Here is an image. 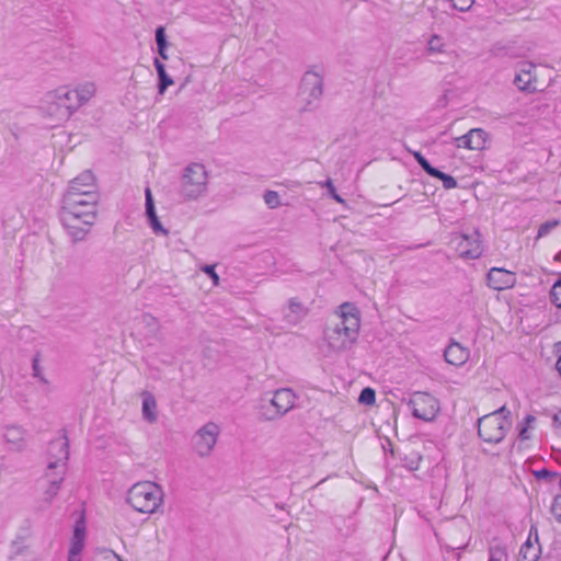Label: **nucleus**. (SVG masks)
Returning a JSON list of instances; mask_svg holds the SVG:
<instances>
[{
  "instance_id": "12",
  "label": "nucleus",
  "mask_w": 561,
  "mask_h": 561,
  "mask_svg": "<svg viewBox=\"0 0 561 561\" xmlns=\"http://www.w3.org/2000/svg\"><path fill=\"white\" fill-rule=\"evenodd\" d=\"M66 473L46 470L38 481V500L46 506L50 505L59 493Z\"/></svg>"
},
{
  "instance_id": "26",
  "label": "nucleus",
  "mask_w": 561,
  "mask_h": 561,
  "mask_svg": "<svg viewBox=\"0 0 561 561\" xmlns=\"http://www.w3.org/2000/svg\"><path fill=\"white\" fill-rule=\"evenodd\" d=\"M75 92L77 103L81 107L96 95L98 85L93 81H84L76 85Z\"/></svg>"
},
{
  "instance_id": "46",
  "label": "nucleus",
  "mask_w": 561,
  "mask_h": 561,
  "mask_svg": "<svg viewBox=\"0 0 561 561\" xmlns=\"http://www.w3.org/2000/svg\"><path fill=\"white\" fill-rule=\"evenodd\" d=\"M67 561H82V554L67 552Z\"/></svg>"
},
{
  "instance_id": "45",
  "label": "nucleus",
  "mask_w": 561,
  "mask_h": 561,
  "mask_svg": "<svg viewBox=\"0 0 561 561\" xmlns=\"http://www.w3.org/2000/svg\"><path fill=\"white\" fill-rule=\"evenodd\" d=\"M5 561H31L30 554L8 552Z\"/></svg>"
},
{
  "instance_id": "5",
  "label": "nucleus",
  "mask_w": 561,
  "mask_h": 561,
  "mask_svg": "<svg viewBox=\"0 0 561 561\" xmlns=\"http://www.w3.org/2000/svg\"><path fill=\"white\" fill-rule=\"evenodd\" d=\"M208 174L201 163L188 164L183 172L181 180L182 195L190 201L203 196L207 190Z\"/></svg>"
},
{
  "instance_id": "47",
  "label": "nucleus",
  "mask_w": 561,
  "mask_h": 561,
  "mask_svg": "<svg viewBox=\"0 0 561 561\" xmlns=\"http://www.w3.org/2000/svg\"><path fill=\"white\" fill-rule=\"evenodd\" d=\"M165 49H167V48H158V53H159L160 57H161L162 59H164V60H165V59H168V55H167V53H165Z\"/></svg>"
},
{
  "instance_id": "6",
  "label": "nucleus",
  "mask_w": 561,
  "mask_h": 561,
  "mask_svg": "<svg viewBox=\"0 0 561 561\" xmlns=\"http://www.w3.org/2000/svg\"><path fill=\"white\" fill-rule=\"evenodd\" d=\"M296 403V394L288 388L274 391L268 403H261L260 419L264 421H276L287 414Z\"/></svg>"
},
{
  "instance_id": "27",
  "label": "nucleus",
  "mask_w": 561,
  "mask_h": 561,
  "mask_svg": "<svg viewBox=\"0 0 561 561\" xmlns=\"http://www.w3.org/2000/svg\"><path fill=\"white\" fill-rule=\"evenodd\" d=\"M535 66L533 64H527L525 68H523L514 79L515 85L522 91H533L536 89L534 85V75L533 71Z\"/></svg>"
},
{
  "instance_id": "14",
  "label": "nucleus",
  "mask_w": 561,
  "mask_h": 561,
  "mask_svg": "<svg viewBox=\"0 0 561 561\" xmlns=\"http://www.w3.org/2000/svg\"><path fill=\"white\" fill-rule=\"evenodd\" d=\"M53 91H48L41 100L39 110L48 118L55 122H65L70 118V112L66 110L65 105L54 98Z\"/></svg>"
},
{
  "instance_id": "48",
  "label": "nucleus",
  "mask_w": 561,
  "mask_h": 561,
  "mask_svg": "<svg viewBox=\"0 0 561 561\" xmlns=\"http://www.w3.org/2000/svg\"><path fill=\"white\" fill-rule=\"evenodd\" d=\"M536 474H537L538 477H546V476H548V474H549V471H547V470H542V471H538Z\"/></svg>"
},
{
  "instance_id": "15",
  "label": "nucleus",
  "mask_w": 561,
  "mask_h": 561,
  "mask_svg": "<svg viewBox=\"0 0 561 561\" xmlns=\"http://www.w3.org/2000/svg\"><path fill=\"white\" fill-rule=\"evenodd\" d=\"M98 203L99 201H92L90 196L87 199H78L77 196L62 197L61 210L98 216Z\"/></svg>"
},
{
  "instance_id": "42",
  "label": "nucleus",
  "mask_w": 561,
  "mask_h": 561,
  "mask_svg": "<svg viewBox=\"0 0 561 561\" xmlns=\"http://www.w3.org/2000/svg\"><path fill=\"white\" fill-rule=\"evenodd\" d=\"M33 376L37 378L42 383H48L47 379L42 373L38 359H34L33 362Z\"/></svg>"
},
{
  "instance_id": "16",
  "label": "nucleus",
  "mask_w": 561,
  "mask_h": 561,
  "mask_svg": "<svg viewBox=\"0 0 561 561\" xmlns=\"http://www.w3.org/2000/svg\"><path fill=\"white\" fill-rule=\"evenodd\" d=\"M486 139V131L482 128H472L467 134L456 137L454 141L457 148L482 150L485 146Z\"/></svg>"
},
{
  "instance_id": "38",
  "label": "nucleus",
  "mask_w": 561,
  "mask_h": 561,
  "mask_svg": "<svg viewBox=\"0 0 561 561\" xmlns=\"http://www.w3.org/2000/svg\"><path fill=\"white\" fill-rule=\"evenodd\" d=\"M558 225H559L558 220L546 221L545 224H542L539 227L537 238L539 239V238L547 236L552 229L558 227Z\"/></svg>"
},
{
  "instance_id": "7",
  "label": "nucleus",
  "mask_w": 561,
  "mask_h": 561,
  "mask_svg": "<svg viewBox=\"0 0 561 561\" xmlns=\"http://www.w3.org/2000/svg\"><path fill=\"white\" fill-rule=\"evenodd\" d=\"M323 93V80L322 77L313 71L309 70L302 76L298 100L300 103V110L309 112L316 108L319 100Z\"/></svg>"
},
{
  "instance_id": "32",
  "label": "nucleus",
  "mask_w": 561,
  "mask_h": 561,
  "mask_svg": "<svg viewBox=\"0 0 561 561\" xmlns=\"http://www.w3.org/2000/svg\"><path fill=\"white\" fill-rule=\"evenodd\" d=\"M264 203L271 208L275 209L280 206L279 194L275 191H266L263 195Z\"/></svg>"
},
{
  "instance_id": "44",
  "label": "nucleus",
  "mask_w": 561,
  "mask_h": 561,
  "mask_svg": "<svg viewBox=\"0 0 561 561\" xmlns=\"http://www.w3.org/2000/svg\"><path fill=\"white\" fill-rule=\"evenodd\" d=\"M535 421H536L535 416H533V415H527L526 416L525 423L527 424V427H523L520 430V434H519L523 439H528L529 438V436L527 434L528 427H530L535 423Z\"/></svg>"
},
{
  "instance_id": "18",
  "label": "nucleus",
  "mask_w": 561,
  "mask_h": 561,
  "mask_svg": "<svg viewBox=\"0 0 561 561\" xmlns=\"http://www.w3.org/2000/svg\"><path fill=\"white\" fill-rule=\"evenodd\" d=\"M145 197H146V216L148 218V222L150 228L156 234H161L167 237L169 234V230L163 227V225L160 222L156 207L153 202V196L151 193L150 187H146L145 190Z\"/></svg>"
},
{
  "instance_id": "19",
  "label": "nucleus",
  "mask_w": 561,
  "mask_h": 561,
  "mask_svg": "<svg viewBox=\"0 0 561 561\" xmlns=\"http://www.w3.org/2000/svg\"><path fill=\"white\" fill-rule=\"evenodd\" d=\"M87 527L84 520L81 518L76 522L72 536L69 540L68 552L82 554L85 548Z\"/></svg>"
},
{
  "instance_id": "11",
  "label": "nucleus",
  "mask_w": 561,
  "mask_h": 561,
  "mask_svg": "<svg viewBox=\"0 0 561 561\" xmlns=\"http://www.w3.org/2000/svg\"><path fill=\"white\" fill-rule=\"evenodd\" d=\"M455 250L465 260H474L482 255L481 236L478 231L471 233H456L453 237Z\"/></svg>"
},
{
  "instance_id": "29",
  "label": "nucleus",
  "mask_w": 561,
  "mask_h": 561,
  "mask_svg": "<svg viewBox=\"0 0 561 561\" xmlns=\"http://www.w3.org/2000/svg\"><path fill=\"white\" fill-rule=\"evenodd\" d=\"M154 67L157 69L158 77H159L158 90H159L160 94H163L165 92L167 88L172 85L174 82L168 76L164 65L159 59H154Z\"/></svg>"
},
{
  "instance_id": "36",
  "label": "nucleus",
  "mask_w": 561,
  "mask_h": 561,
  "mask_svg": "<svg viewBox=\"0 0 561 561\" xmlns=\"http://www.w3.org/2000/svg\"><path fill=\"white\" fill-rule=\"evenodd\" d=\"M450 2L455 10L459 12H469L476 0H450Z\"/></svg>"
},
{
  "instance_id": "41",
  "label": "nucleus",
  "mask_w": 561,
  "mask_h": 561,
  "mask_svg": "<svg viewBox=\"0 0 561 561\" xmlns=\"http://www.w3.org/2000/svg\"><path fill=\"white\" fill-rule=\"evenodd\" d=\"M201 270L211 278L213 284L215 286L219 285L220 278H219V275L215 271V265H204L201 267Z\"/></svg>"
},
{
  "instance_id": "31",
  "label": "nucleus",
  "mask_w": 561,
  "mask_h": 561,
  "mask_svg": "<svg viewBox=\"0 0 561 561\" xmlns=\"http://www.w3.org/2000/svg\"><path fill=\"white\" fill-rule=\"evenodd\" d=\"M435 174H432L431 176L437 178L443 182V186L446 190L455 188L457 186V181L455 178H453L449 174H446L439 170H435Z\"/></svg>"
},
{
  "instance_id": "40",
  "label": "nucleus",
  "mask_w": 561,
  "mask_h": 561,
  "mask_svg": "<svg viewBox=\"0 0 561 561\" xmlns=\"http://www.w3.org/2000/svg\"><path fill=\"white\" fill-rule=\"evenodd\" d=\"M551 299L558 308H561V278L554 283L551 289Z\"/></svg>"
},
{
  "instance_id": "21",
  "label": "nucleus",
  "mask_w": 561,
  "mask_h": 561,
  "mask_svg": "<svg viewBox=\"0 0 561 561\" xmlns=\"http://www.w3.org/2000/svg\"><path fill=\"white\" fill-rule=\"evenodd\" d=\"M3 438L9 445V448L15 451L24 449L26 444L25 431L21 426L16 425L7 426L3 432Z\"/></svg>"
},
{
  "instance_id": "17",
  "label": "nucleus",
  "mask_w": 561,
  "mask_h": 561,
  "mask_svg": "<svg viewBox=\"0 0 561 561\" xmlns=\"http://www.w3.org/2000/svg\"><path fill=\"white\" fill-rule=\"evenodd\" d=\"M516 277L513 272L504 268L493 267L488 273V284L495 290H504L515 285Z\"/></svg>"
},
{
  "instance_id": "13",
  "label": "nucleus",
  "mask_w": 561,
  "mask_h": 561,
  "mask_svg": "<svg viewBox=\"0 0 561 561\" xmlns=\"http://www.w3.org/2000/svg\"><path fill=\"white\" fill-rule=\"evenodd\" d=\"M68 459L69 449L67 438L61 436L51 440L48 446V461L46 470L66 473Z\"/></svg>"
},
{
  "instance_id": "34",
  "label": "nucleus",
  "mask_w": 561,
  "mask_h": 561,
  "mask_svg": "<svg viewBox=\"0 0 561 561\" xmlns=\"http://www.w3.org/2000/svg\"><path fill=\"white\" fill-rule=\"evenodd\" d=\"M321 186L325 187L328 190L329 195L336 201L337 203L342 205H346V202L344 198H342L335 190V186L332 182V180L328 179L325 182L321 183Z\"/></svg>"
},
{
  "instance_id": "1",
  "label": "nucleus",
  "mask_w": 561,
  "mask_h": 561,
  "mask_svg": "<svg viewBox=\"0 0 561 561\" xmlns=\"http://www.w3.org/2000/svg\"><path fill=\"white\" fill-rule=\"evenodd\" d=\"M360 330V313L351 302L342 304L334 312V320L324 330L323 339L333 353H343L357 342Z\"/></svg>"
},
{
  "instance_id": "4",
  "label": "nucleus",
  "mask_w": 561,
  "mask_h": 561,
  "mask_svg": "<svg viewBox=\"0 0 561 561\" xmlns=\"http://www.w3.org/2000/svg\"><path fill=\"white\" fill-rule=\"evenodd\" d=\"M98 220L96 215L75 214L60 210V222L68 238L73 242H82L90 234L92 227Z\"/></svg>"
},
{
  "instance_id": "30",
  "label": "nucleus",
  "mask_w": 561,
  "mask_h": 561,
  "mask_svg": "<svg viewBox=\"0 0 561 561\" xmlns=\"http://www.w3.org/2000/svg\"><path fill=\"white\" fill-rule=\"evenodd\" d=\"M539 557V549L527 540L519 550L518 561H537Z\"/></svg>"
},
{
  "instance_id": "8",
  "label": "nucleus",
  "mask_w": 561,
  "mask_h": 561,
  "mask_svg": "<svg viewBox=\"0 0 561 561\" xmlns=\"http://www.w3.org/2000/svg\"><path fill=\"white\" fill-rule=\"evenodd\" d=\"M220 432V426L211 421L198 427L191 438L194 454L199 458H208L215 450Z\"/></svg>"
},
{
  "instance_id": "9",
  "label": "nucleus",
  "mask_w": 561,
  "mask_h": 561,
  "mask_svg": "<svg viewBox=\"0 0 561 561\" xmlns=\"http://www.w3.org/2000/svg\"><path fill=\"white\" fill-rule=\"evenodd\" d=\"M414 417L431 422L436 419L440 411L439 401L428 392L417 391L409 400Z\"/></svg>"
},
{
  "instance_id": "20",
  "label": "nucleus",
  "mask_w": 561,
  "mask_h": 561,
  "mask_svg": "<svg viewBox=\"0 0 561 561\" xmlns=\"http://www.w3.org/2000/svg\"><path fill=\"white\" fill-rule=\"evenodd\" d=\"M448 46L444 38L437 34H434L430 37L426 47V54L430 57H434L437 59L439 64H443V59L449 58L453 54L448 51Z\"/></svg>"
},
{
  "instance_id": "10",
  "label": "nucleus",
  "mask_w": 561,
  "mask_h": 561,
  "mask_svg": "<svg viewBox=\"0 0 561 561\" xmlns=\"http://www.w3.org/2000/svg\"><path fill=\"white\" fill-rule=\"evenodd\" d=\"M70 196H77L78 199H87V196H90L92 201H99L95 178L91 171H84L70 181L64 197Z\"/></svg>"
},
{
  "instance_id": "25",
  "label": "nucleus",
  "mask_w": 561,
  "mask_h": 561,
  "mask_svg": "<svg viewBox=\"0 0 561 561\" xmlns=\"http://www.w3.org/2000/svg\"><path fill=\"white\" fill-rule=\"evenodd\" d=\"M308 314V308L297 298H290L287 304L285 318L289 323L296 324Z\"/></svg>"
},
{
  "instance_id": "28",
  "label": "nucleus",
  "mask_w": 561,
  "mask_h": 561,
  "mask_svg": "<svg viewBox=\"0 0 561 561\" xmlns=\"http://www.w3.org/2000/svg\"><path fill=\"white\" fill-rule=\"evenodd\" d=\"M8 552L30 554L28 538L26 535H15L9 543Z\"/></svg>"
},
{
  "instance_id": "35",
  "label": "nucleus",
  "mask_w": 561,
  "mask_h": 561,
  "mask_svg": "<svg viewBox=\"0 0 561 561\" xmlns=\"http://www.w3.org/2000/svg\"><path fill=\"white\" fill-rule=\"evenodd\" d=\"M489 561H507V553L504 548L500 546L490 549Z\"/></svg>"
},
{
  "instance_id": "22",
  "label": "nucleus",
  "mask_w": 561,
  "mask_h": 561,
  "mask_svg": "<svg viewBox=\"0 0 561 561\" xmlns=\"http://www.w3.org/2000/svg\"><path fill=\"white\" fill-rule=\"evenodd\" d=\"M141 414L142 419L150 424H153L158 420V407L156 398L149 391L141 392Z\"/></svg>"
},
{
  "instance_id": "2",
  "label": "nucleus",
  "mask_w": 561,
  "mask_h": 561,
  "mask_svg": "<svg viewBox=\"0 0 561 561\" xmlns=\"http://www.w3.org/2000/svg\"><path fill=\"white\" fill-rule=\"evenodd\" d=\"M165 493L157 482L145 480L136 482L127 492L126 502L138 513L152 515L164 504Z\"/></svg>"
},
{
  "instance_id": "33",
  "label": "nucleus",
  "mask_w": 561,
  "mask_h": 561,
  "mask_svg": "<svg viewBox=\"0 0 561 561\" xmlns=\"http://www.w3.org/2000/svg\"><path fill=\"white\" fill-rule=\"evenodd\" d=\"M358 401H359V403L366 404V405L374 404L376 401L375 390L371 388H368V387L364 388L359 394Z\"/></svg>"
},
{
  "instance_id": "43",
  "label": "nucleus",
  "mask_w": 561,
  "mask_h": 561,
  "mask_svg": "<svg viewBox=\"0 0 561 561\" xmlns=\"http://www.w3.org/2000/svg\"><path fill=\"white\" fill-rule=\"evenodd\" d=\"M156 42H157L158 48H167V38H165L164 30L162 27H159L156 31Z\"/></svg>"
},
{
  "instance_id": "37",
  "label": "nucleus",
  "mask_w": 561,
  "mask_h": 561,
  "mask_svg": "<svg viewBox=\"0 0 561 561\" xmlns=\"http://www.w3.org/2000/svg\"><path fill=\"white\" fill-rule=\"evenodd\" d=\"M550 512L553 515V517L561 523V494H558L554 496L551 506Z\"/></svg>"
},
{
  "instance_id": "24",
  "label": "nucleus",
  "mask_w": 561,
  "mask_h": 561,
  "mask_svg": "<svg viewBox=\"0 0 561 561\" xmlns=\"http://www.w3.org/2000/svg\"><path fill=\"white\" fill-rule=\"evenodd\" d=\"M55 94L54 98H57L70 112V117L72 114L80 108L79 104L77 103L76 92L75 89H69L68 87H59L55 90H51Z\"/></svg>"
},
{
  "instance_id": "3",
  "label": "nucleus",
  "mask_w": 561,
  "mask_h": 561,
  "mask_svg": "<svg viewBox=\"0 0 561 561\" xmlns=\"http://www.w3.org/2000/svg\"><path fill=\"white\" fill-rule=\"evenodd\" d=\"M508 415L510 412L505 407H502L497 411L481 417L478 426L480 437L486 443H500L512 426Z\"/></svg>"
},
{
  "instance_id": "39",
  "label": "nucleus",
  "mask_w": 561,
  "mask_h": 561,
  "mask_svg": "<svg viewBox=\"0 0 561 561\" xmlns=\"http://www.w3.org/2000/svg\"><path fill=\"white\" fill-rule=\"evenodd\" d=\"M414 158L427 174H435L434 172L436 168L432 167L430 162L420 152H415Z\"/></svg>"
},
{
  "instance_id": "23",
  "label": "nucleus",
  "mask_w": 561,
  "mask_h": 561,
  "mask_svg": "<svg viewBox=\"0 0 561 561\" xmlns=\"http://www.w3.org/2000/svg\"><path fill=\"white\" fill-rule=\"evenodd\" d=\"M445 360L454 366L463 365L469 358V352L459 343H451L444 353Z\"/></svg>"
}]
</instances>
